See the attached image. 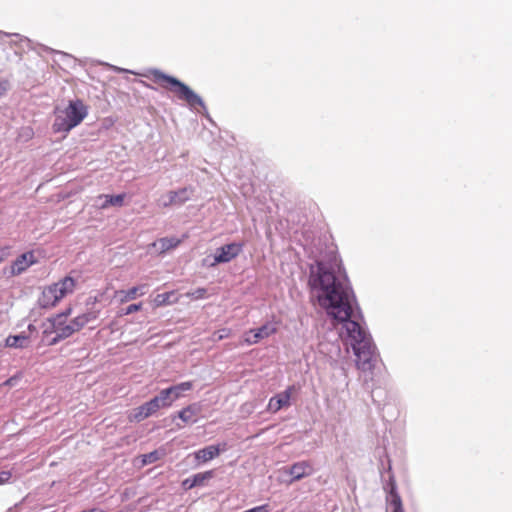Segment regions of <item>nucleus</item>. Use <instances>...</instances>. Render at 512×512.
<instances>
[{"mask_svg": "<svg viewBox=\"0 0 512 512\" xmlns=\"http://www.w3.org/2000/svg\"><path fill=\"white\" fill-rule=\"evenodd\" d=\"M74 287L75 280L70 276L45 287L38 298L39 307L43 309L55 307L63 297L73 292Z\"/></svg>", "mask_w": 512, "mask_h": 512, "instance_id": "nucleus-4", "label": "nucleus"}, {"mask_svg": "<svg viewBox=\"0 0 512 512\" xmlns=\"http://www.w3.org/2000/svg\"><path fill=\"white\" fill-rule=\"evenodd\" d=\"M4 256H5L4 249H0V262L3 260Z\"/></svg>", "mask_w": 512, "mask_h": 512, "instance_id": "nucleus-41", "label": "nucleus"}, {"mask_svg": "<svg viewBox=\"0 0 512 512\" xmlns=\"http://www.w3.org/2000/svg\"><path fill=\"white\" fill-rule=\"evenodd\" d=\"M11 476H12V474L10 471H1L0 472V485L7 483L10 480Z\"/></svg>", "mask_w": 512, "mask_h": 512, "instance_id": "nucleus-33", "label": "nucleus"}, {"mask_svg": "<svg viewBox=\"0 0 512 512\" xmlns=\"http://www.w3.org/2000/svg\"><path fill=\"white\" fill-rule=\"evenodd\" d=\"M388 472L390 473L388 481L384 484L383 488L389 496V501L393 507L392 512H404L401 497L397 491V484L394 475L391 473V465H388Z\"/></svg>", "mask_w": 512, "mask_h": 512, "instance_id": "nucleus-9", "label": "nucleus"}, {"mask_svg": "<svg viewBox=\"0 0 512 512\" xmlns=\"http://www.w3.org/2000/svg\"><path fill=\"white\" fill-rule=\"evenodd\" d=\"M207 293V290L205 288H198L196 289L193 293H192V296L195 298V299H201L203 298Z\"/></svg>", "mask_w": 512, "mask_h": 512, "instance_id": "nucleus-34", "label": "nucleus"}, {"mask_svg": "<svg viewBox=\"0 0 512 512\" xmlns=\"http://www.w3.org/2000/svg\"><path fill=\"white\" fill-rule=\"evenodd\" d=\"M192 387H193L192 382L186 381V382H181L176 385H172L168 388H165L164 390H165V392H168V396L171 399V403L173 404L176 400H178L182 396L183 392L191 390Z\"/></svg>", "mask_w": 512, "mask_h": 512, "instance_id": "nucleus-15", "label": "nucleus"}, {"mask_svg": "<svg viewBox=\"0 0 512 512\" xmlns=\"http://www.w3.org/2000/svg\"><path fill=\"white\" fill-rule=\"evenodd\" d=\"M43 337L42 340L44 341L45 338H48L52 334H57V320L51 316L49 317L46 322L43 323Z\"/></svg>", "mask_w": 512, "mask_h": 512, "instance_id": "nucleus-20", "label": "nucleus"}, {"mask_svg": "<svg viewBox=\"0 0 512 512\" xmlns=\"http://www.w3.org/2000/svg\"><path fill=\"white\" fill-rule=\"evenodd\" d=\"M107 66H109V68L117 73H133L132 71L130 70H127V69H124V68H120V67H117V66H114V65H110V64H106Z\"/></svg>", "mask_w": 512, "mask_h": 512, "instance_id": "nucleus-36", "label": "nucleus"}, {"mask_svg": "<svg viewBox=\"0 0 512 512\" xmlns=\"http://www.w3.org/2000/svg\"><path fill=\"white\" fill-rule=\"evenodd\" d=\"M295 391V385H290L284 391L271 397L267 406V410L271 413H276L280 409L290 406L291 397Z\"/></svg>", "mask_w": 512, "mask_h": 512, "instance_id": "nucleus-8", "label": "nucleus"}, {"mask_svg": "<svg viewBox=\"0 0 512 512\" xmlns=\"http://www.w3.org/2000/svg\"><path fill=\"white\" fill-rule=\"evenodd\" d=\"M194 193V189L191 186L183 187L179 190L169 191L167 194L162 195L157 203L160 207H170L173 205L180 206L185 202L189 201Z\"/></svg>", "mask_w": 512, "mask_h": 512, "instance_id": "nucleus-6", "label": "nucleus"}, {"mask_svg": "<svg viewBox=\"0 0 512 512\" xmlns=\"http://www.w3.org/2000/svg\"><path fill=\"white\" fill-rule=\"evenodd\" d=\"M277 331V327L272 322H266L262 326L251 329L245 334L244 342L247 345L257 344L262 339L268 338L269 336L275 334Z\"/></svg>", "mask_w": 512, "mask_h": 512, "instance_id": "nucleus-7", "label": "nucleus"}, {"mask_svg": "<svg viewBox=\"0 0 512 512\" xmlns=\"http://www.w3.org/2000/svg\"><path fill=\"white\" fill-rule=\"evenodd\" d=\"M180 239L176 237H164L159 239L153 245L158 246V249L161 253H164L170 249L176 248L180 244Z\"/></svg>", "mask_w": 512, "mask_h": 512, "instance_id": "nucleus-19", "label": "nucleus"}, {"mask_svg": "<svg viewBox=\"0 0 512 512\" xmlns=\"http://www.w3.org/2000/svg\"><path fill=\"white\" fill-rule=\"evenodd\" d=\"M57 334L62 340L69 338L74 334L73 328L66 321L57 320Z\"/></svg>", "mask_w": 512, "mask_h": 512, "instance_id": "nucleus-21", "label": "nucleus"}, {"mask_svg": "<svg viewBox=\"0 0 512 512\" xmlns=\"http://www.w3.org/2000/svg\"><path fill=\"white\" fill-rule=\"evenodd\" d=\"M146 77L161 85L165 89H169L175 93L179 100L185 101L191 109L200 107L204 113L208 115L207 107L202 97L194 92L187 84L178 78L162 72L159 69H150Z\"/></svg>", "mask_w": 512, "mask_h": 512, "instance_id": "nucleus-2", "label": "nucleus"}, {"mask_svg": "<svg viewBox=\"0 0 512 512\" xmlns=\"http://www.w3.org/2000/svg\"><path fill=\"white\" fill-rule=\"evenodd\" d=\"M36 263L34 253L29 251L21 254L16 258L11 266L12 275H20L26 271L31 265Z\"/></svg>", "mask_w": 512, "mask_h": 512, "instance_id": "nucleus-11", "label": "nucleus"}, {"mask_svg": "<svg viewBox=\"0 0 512 512\" xmlns=\"http://www.w3.org/2000/svg\"><path fill=\"white\" fill-rule=\"evenodd\" d=\"M28 336L24 333L10 335L5 340V346L10 348H25L28 346Z\"/></svg>", "mask_w": 512, "mask_h": 512, "instance_id": "nucleus-17", "label": "nucleus"}, {"mask_svg": "<svg viewBox=\"0 0 512 512\" xmlns=\"http://www.w3.org/2000/svg\"><path fill=\"white\" fill-rule=\"evenodd\" d=\"M309 287L327 315L343 324L348 344L356 357V366L372 372L379 354L373 339L363 325V315L347 275L337 276L333 268L317 260L309 268Z\"/></svg>", "mask_w": 512, "mask_h": 512, "instance_id": "nucleus-1", "label": "nucleus"}, {"mask_svg": "<svg viewBox=\"0 0 512 512\" xmlns=\"http://www.w3.org/2000/svg\"><path fill=\"white\" fill-rule=\"evenodd\" d=\"M9 90V82L4 80L0 81V97L4 96Z\"/></svg>", "mask_w": 512, "mask_h": 512, "instance_id": "nucleus-35", "label": "nucleus"}, {"mask_svg": "<svg viewBox=\"0 0 512 512\" xmlns=\"http://www.w3.org/2000/svg\"><path fill=\"white\" fill-rule=\"evenodd\" d=\"M199 412V408L197 404H191L183 408L177 413V416L184 422V423H195L196 419L193 417Z\"/></svg>", "mask_w": 512, "mask_h": 512, "instance_id": "nucleus-18", "label": "nucleus"}, {"mask_svg": "<svg viewBox=\"0 0 512 512\" xmlns=\"http://www.w3.org/2000/svg\"><path fill=\"white\" fill-rule=\"evenodd\" d=\"M70 326L73 328L74 333L81 330L85 326V319L81 317V315H78L75 317L71 322L69 323Z\"/></svg>", "mask_w": 512, "mask_h": 512, "instance_id": "nucleus-25", "label": "nucleus"}, {"mask_svg": "<svg viewBox=\"0 0 512 512\" xmlns=\"http://www.w3.org/2000/svg\"><path fill=\"white\" fill-rule=\"evenodd\" d=\"M227 336H228V331L226 329H223V330L219 331L218 339L221 340Z\"/></svg>", "mask_w": 512, "mask_h": 512, "instance_id": "nucleus-39", "label": "nucleus"}, {"mask_svg": "<svg viewBox=\"0 0 512 512\" xmlns=\"http://www.w3.org/2000/svg\"><path fill=\"white\" fill-rule=\"evenodd\" d=\"M81 317L83 319H85V325H86V324L94 321L97 318V313L96 312H88V313L81 314Z\"/></svg>", "mask_w": 512, "mask_h": 512, "instance_id": "nucleus-31", "label": "nucleus"}, {"mask_svg": "<svg viewBox=\"0 0 512 512\" xmlns=\"http://www.w3.org/2000/svg\"><path fill=\"white\" fill-rule=\"evenodd\" d=\"M313 471L314 469L308 461H299L283 469L285 474L291 476L289 483L300 481L301 479L310 476Z\"/></svg>", "mask_w": 512, "mask_h": 512, "instance_id": "nucleus-10", "label": "nucleus"}, {"mask_svg": "<svg viewBox=\"0 0 512 512\" xmlns=\"http://www.w3.org/2000/svg\"><path fill=\"white\" fill-rule=\"evenodd\" d=\"M142 307V304L141 303H134V304H130L129 306H127L124 311H123V314L124 315H130L134 312H137L141 309Z\"/></svg>", "mask_w": 512, "mask_h": 512, "instance_id": "nucleus-27", "label": "nucleus"}, {"mask_svg": "<svg viewBox=\"0 0 512 512\" xmlns=\"http://www.w3.org/2000/svg\"><path fill=\"white\" fill-rule=\"evenodd\" d=\"M146 288V285H142V286H135V287H132L126 291H121L120 293L121 294H124V297L121 299L122 302L124 301H129V300H132L136 297V294L138 291H141V295H143L145 293L144 289Z\"/></svg>", "mask_w": 512, "mask_h": 512, "instance_id": "nucleus-22", "label": "nucleus"}, {"mask_svg": "<svg viewBox=\"0 0 512 512\" xmlns=\"http://www.w3.org/2000/svg\"><path fill=\"white\" fill-rule=\"evenodd\" d=\"M156 412L162 408H168L172 405L168 392L162 389L156 396L149 400Z\"/></svg>", "mask_w": 512, "mask_h": 512, "instance_id": "nucleus-16", "label": "nucleus"}, {"mask_svg": "<svg viewBox=\"0 0 512 512\" xmlns=\"http://www.w3.org/2000/svg\"><path fill=\"white\" fill-rule=\"evenodd\" d=\"M28 330H29L30 333L37 332V328L33 324H29L28 325Z\"/></svg>", "mask_w": 512, "mask_h": 512, "instance_id": "nucleus-40", "label": "nucleus"}, {"mask_svg": "<svg viewBox=\"0 0 512 512\" xmlns=\"http://www.w3.org/2000/svg\"><path fill=\"white\" fill-rule=\"evenodd\" d=\"M40 49L44 52H49V53H59L58 51L48 47V46H45V45H39Z\"/></svg>", "mask_w": 512, "mask_h": 512, "instance_id": "nucleus-38", "label": "nucleus"}, {"mask_svg": "<svg viewBox=\"0 0 512 512\" xmlns=\"http://www.w3.org/2000/svg\"><path fill=\"white\" fill-rule=\"evenodd\" d=\"M160 459V453L157 450L142 455V464L148 465L155 463Z\"/></svg>", "mask_w": 512, "mask_h": 512, "instance_id": "nucleus-23", "label": "nucleus"}, {"mask_svg": "<svg viewBox=\"0 0 512 512\" xmlns=\"http://www.w3.org/2000/svg\"><path fill=\"white\" fill-rule=\"evenodd\" d=\"M125 194L108 195L101 194L96 199V206L99 209H107L110 206L121 207L124 203Z\"/></svg>", "mask_w": 512, "mask_h": 512, "instance_id": "nucleus-12", "label": "nucleus"}, {"mask_svg": "<svg viewBox=\"0 0 512 512\" xmlns=\"http://www.w3.org/2000/svg\"><path fill=\"white\" fill-rule=\"evenodd\" d=\"M140 407L142 409V413H144V417L148 418L156 413V410L149 401L143 403Z\"/></svg>", "mask_w": 512, "mask_h": 512, "instance_id": "nucleus-26", "label": "nucleus"}, {"mask_svg": "<svg viewBox=\"0 0 512 512\" xmlns=\"http://www.w3.org/2000/svg\"><path fill=\"white\" fill-rule=\"evenodd\" d=\"M21 379V375L20 374H16L10 378H8L4 383L3 385L4 386H8V387H14L18 384V382L20 381Z\"/></svg>", "mask_w": 512, "mask_h": 512, "instance_id": "nucleus-29", "label": "nucleus"}, {"mask_svg": "<svg viewBox=\"0 0 512 512\" xmlns=\"http://www.w3.org/2000/svg\"><path fill=\"white\" fill-rule=\"evenodd\" d=\"M7 36H13V37H16V38H19L21 41H25L27 42L28 44L31 43V40L25 36H22L20 35L19 33H13V34H6Z\"/></svg>", "mask_w": 512, "mask_h": 512, "instance_id": "nucleus-37", "label": "nucleus"}, {"mask_svg": "<svg viewBox=\"0 0 512 512\" xmlns=\"http://www.w3.org/2000/svg\"><path fill=\"white\" fill-rule=\"evenodd\" d=\"M44 341H46V344H47L48 346H54V345L58 344L60 341H62V339H61V338H59V335H58V334H56V335H54V336H52V337H51V336H49L48 338H45V340H44Z\"/></svg>", "mask_w": 512, "mask_h": 512, "instance_id": "nucleus-32", "label": "nucleus"}, {"mask_svg": "<svg viewBox=\"0 0 512 512\" xmlns=\"http://www.w3.org/2000/svg\"><path fill=\"white\" fill-rule=\"evenodd\" d=\"M212 477H213V471L196 473L193 476L186 478L182 482V487L185 490H190L194 487L202 486L205 481L210 480Z\"/></svg>", "mask_w": 512, "mask_h": 512, "instance_id": "nucleus-13", "label": "nucleus"}, {"mask_svg": "<svg viewBox=\"0 0 512 512\" xmlns=\"http://www.w3.org/2000/svg\"><path fill=\"white\" fill-rule=\"evenodd\" d=\"M224 448L220 445H209L195 452V458L202 462H207L217 457Z\"/></svg>", "mask_w": 512, "mask_h": 512, "instance_id": "nucleus-14", "label": "nucleus"}, {"mask_svg": "<svg viewBox=\"0 0 512 512\" xmlns=\"http://www.w3.org/2000/svg\"><path fill=\"white\" fill-rule=\"evenodd\" d=\"M71 313H72V308L68 307L63 312H60V313H57V314L53 315V317L56 320L66 321L67 317L70 316Z\"/></svg>", "mask_w": 512, "mask_h": 512, "instance_id": "nucleus-28", "label": "nucleus"}, {"mask_svg": "<svg viewBox=\"0 0 512 512\" xmlns=\"http://www.w3.org/2000/svg\"><path fill=\"white\" fill-rule=\"evenodd\" d=\"M146 418L147 417H144V413H142V409H141L140 406L137 407L136 409H134L133 420H135L137 422H140V421H143Z\"/></svg>", "mask_w": 512, "mask_h": 512, "instance_id": "nucleus-30", "label": "nucleus"}, {"mask_svg": "<svg viewBox=\"0 0 512 512\" xmlns=\"http://www.w3.org/2000/svg\"><path fill=\"white\" fill-rule=\"evenodd\" d=\"M171 295H172V293H170V292L158 294L155 297L154 302L157 306H162V305L168 304V303H170L169 299H170Z\"/></svg>", "mask_w": 512, "mask_h": 512, "instance_id": "nucleus-24", "label": "nucleus"}, {"mask_svg": "<svg viewBox=\"0 0 512 512\" xmlns=\"http://www.w3.org/2000/svg\"><path fill=\"white\" fill-rule=\"evenodd\" d=\"M87 115L88 109L81 100H71L65 109L56 110L55 120L52 125L53 131L56 133H68L78 126Z\"/></svg>", "mask_w": 512, "mask_h": 512, "instance_id": "nucleus-3", "label": "nucleus"}, {"mask_svg": "<svg viewBox=\"0 0 512 512\" xmlns=\"http://www.w3.org/2000/svg\"><path fill=\"white\" fill-rule=\"evenodd\" d=\"M244 244L241 242H231L224 244L216 248L212 255V262H208V258L205 259V263L209 267H215L219 264L229 263L233 259L237 258L243 251Z\"/></svg>", "mask_w": 512, "mask_h": 512, "instance_id": "nucleus-5", "label": "nucleus"}]
</instances>
